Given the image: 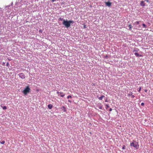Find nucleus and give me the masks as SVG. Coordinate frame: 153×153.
<instances>
[{
	"label": "nucleus",
	"mask_w": 153,
	"mask_h": 153,
	"mask_svg": "<svg viewBox=\"0 0 153 153\" xmlns=\"http://www.w3.org/2000/svg\"><path fill=\"white\" fill-rule=\"evenodd\" d=\"M74 22L72 20H63L62 24L64 25L66 27L68 28L70 26L71 23H74Z\"/></svg>",
	"instance_id": "obj_1"
},
{
	"label": "nucleus",
	"mask_w": 153,
	"mask_h": 153,
	"mask_svg": "<svg viewBox=\"0 0 153 153\" xmlns=\"http://www.w3.org/2000/svg\"><path fill=\"white\" fill-rule=\"evenodd\" d=\"M30 91V88L29 86H27L23 90L22 92L26 95L29 93Z\"/></svg>",
	"instance_id": "obj_2"
},
{
	"label": "nucleus",
	"mask_w": 153,
	"mask_h": 153,
	"mask_svg": "<svg viewBox=\"0 0 153 153\" xmlns=\"http://www.w3.org/2000/svg\"><path fill=\"white\" fill-rule=\"evenodd\" d=\"M130 146L134 147L137 149H138L139 148V145L138 144V143L134 141L131 143Z\"/></svg>",
	"instance_id": "obj_3"
},
{
	"label": "nucleus",
	"mask_w": 153,
	"mask_h": 153,
	"mask_svg": "<svg viewBox=\"0 0 153 153\" xmlns=\"http://www.w3.org/2000/svg\"><path fill=\"white\" fill-rule=\"evenodd\" d=\"M19 76L22 79H25V76L23 73H21L19 74Z\"/></svg>",
	"instance_id": "obj_4"
},
{
	"label": "nucleus",
	"mask_w": 153,
	"mask_h": 153,
	"mask_svg": "<svg viewBox=\"0 0 153 153\" xmlns=\"http://www.w3.org/2000/svg\"><path fill=\"white\" fill-rule=\"evenodd\" d=\"M144 1H141L140 2V5L143 7L145 6V3H144Z\"/></svg>",
	"instance_id": "obj_5"
},
{
	"label": "nucleus",
	"mask_w": 153,
	"mask_h": 153,
	"mask_svg": "<svg viewBox=\"0 0 153 153\" xmlns=\"http://www.w3.org/2000/svg\"><path fill=\"white\" fill-rule=\"evenodd\" d=\"M134 54L137 57H142V56L141 55H140L137 52L134 53Z\"/></svg>",
	"instance_id": "obj_6"
},
{
	"label": "nucleus",
	"mask_w": 153,
	"mask_h": 153,
	"mask_svg": "<svg viewBox=\"0 0 153 153\" xmlns=\"http://www.w3.org/2000/svg\"><path fill=\"white\" fill-rule=\"evenodd\" d=\"M105 4L109 7H110L111 5V3L110 2H105Z\"/></svg>",
	"instance_id": "obj_7"
},
{
	"label": "nucleus",
	"mask_w": 153,
	"mask_h": 153,
	"mask_svg": "<svg viewBox=\"0 0 153 153\" xmlns=\"http://www.w3.org/2000/svg\"><path fill=\"white\" fill-rule=\"evenodd\" d=\"M48 108L49 109H51L53 107V105L51 104H49L48 105Z\"/></svg>",
	"instance_id": "obj_8"
},
{
	"label": "nucleus",
	"mask_w": 153,
	"mask_h": 153,
	"mask_svg": "<svg viewBox=\"0 0 153 153\" xmlns=\"http://www.w3.org/2000/svg\"><path fill=\"white\" fill-rule=\"evenodd\" d=\"M105 97V96L104 95H102L100 97H99L98 99L100 100H102V98Z\"/></svg>",
	"instance_id": "obj_9"
},
{
	"label": "nucleus",
	"mask_w": 153,
	"mask_h": 153,
	"mask_svg": "<svg viewBox=\"0 0 153 153\" xmlns=\"http://www.w3.org/2000/svg\"><path fill=\"white\" fill-rule=\"evenodd\" d=\"M133 94V93L132 92H129L128 94V96H131Z\"/></svg>",
	"instance_id": "obj_10"
},
{
	"label": "nucleus",
	"mask_w": 153,
	"mask_h": 153,
	"mask_svg": "<svg viewBox=\"0 0 153 153\" xmlns=\"http://www.w3.org/2000/svg\"><path fill=\"white\" fill-rule=\"evenodd\" d=\"M128 27H129V30H131L132 28V26L131 25H129L128 26Z\"/></svg>",
	"instance_id": "obj_11"
},
{
	"label": "nucleus",
	"mask_w": 153,
	"mask_h": 153,
	"mask_svg": "<svg viewBox=\"0 0 153 153\" xmlns=\"http://www.w3.org/2000/svg\"><path fill=\"white\" fill-rule=\"evenodd\" d=\"M139 49H137L136 50H134L133 51V52L134 53V52H137L139 51Z\"/></svg>",
	"instance_id": "obj_12"
},
{
	"label": "nucleus",
	"mask_w": 153,
	"mask_h": 153,
	"mask_svg": "<svg viewBox=\"0 0 153 153\" xmlns=\"http://www.w3.org/2000/svg\"><path fill=\"white\" fill-rule=\"evenodd\" d=\"M140 21H137V22H136L135 23L137 25H138L139 24V23H140Z\"/></svg>",
	"instance_id": "obj_13"
},
{
	"label": "nucleus",
	"mask_w": 153,
	"mask_h": 153,
	"mask_svg": "<svg viewBox=\"0 0 153 153\" xmlns=\"http://www.w3.org/2000/svg\"><path fill=\"white\" fill-rule=\"evenodd\" d=\"M0 143L1 144H4L5 143V141H3L1 142L0 141Z\"/></svg>",
	"instance_id": "obj_14"
},
{
	"label": "nucleus",
	"mask_w": 153,
	"mask_h": 153,
	"mask_svg": "<svg viewBox=\"0 0 153 153\" xmlns=\"http://www.w3.org/2000/svg\"><path fill=\"white\" fill-rule=\"evenodd\" d=\"M141 87H140L139 88V90H138V92H140L141 90Z\"/></svg>",
	"instance_id": "obj_15"
},
{
	"label": "nucleus",
	"mask_w": 153,
	"mask_h": 153,
	"mask_svg": "<svg viewBox=\"0 0 153 153\" xmlns=\"http://www.w3.org/2000/svg\"><path fill=\"white\" fill-rule=\"evenodd\" d=\"M72 98V97H71V95H69V96H68L67 97V98L68 99H69V98Z\"/></svg>",
	"instance_id": "obj_16"
},
{
	"label": "nucleus",
	"mask_w": 153,
	"mask_h": 153,
	"mask_svg": "<svg viewBox=\"0 0 153 153\" xmlns=\"http://www.w3.org/2000/svg\"><path fill=\"white\" fill-rule=\"evenodd\" d=\"M3 109L4 110H5L7 109V107L6 106H4L3 107Z\"/></svg>",
	"instance_id": "obj_17"
},
{
	"label": "nucleus",
	"mask_w": 153,
	"mask_h": 153,
	"mask_svg": "<svg viewBox=\"0 0 153 153\" xmlns=\"http://www.w3.org/2000/svg\"><path fill=\"white\" fill-rule=\"evenodd\" d=\"M142 25L144 27H146V25L145 24H143Z\"/></svg>",
	"instance_id": "obj_18"
},
{
	"label": "nucleus",
	"mask_w": 153,
	"mask_h": 153,
	"mask_svg": "<svg viewBox=\"0 0 153 153\" xmlns=\"http://www.w3.org/2000/svg\"><path fill=\"white\" fill-rule=\"evenodd\" d=\"M6 65L7 66L9 65V63L8 62L7 63Z\"/></svg>",
	"instance_id": "obj_19"
},
{
	"label": "nucleus",
	"mask_w": 153,
	"mask_h": 153,
	"mask_svg": "<svg viewBox=\"0 0 153 153\" xmlns=\"http://www.w3.org/2000/svg\"><path fill=\"white\" fill-rule=\"evenodd\" d=\"M141 105L142 106H143L144 105V102H142L141 103Z\"/></svg>",
	"instance_id": "obj_20"
},
{
	"label": "nucleus",
	"mask_w": 153,
	"mask_h": 153,
	"mask_svg": "<svg viewBox=\"0 0 153 153\" xmlns=\"http://www.w3.org/2000/svg\"><path fill=\"white\" fill-rule=\"evenodd\" d=\"M39 32L40 33H42V30H40L39 31Z\"/></svg>",
	"instance_id": "obj_21"
},
{
	"label": "nucleus",
	"mask_w": 153,
	"mask_h": 153,
	"mask_svg": "<svg viewBox=\"0 0 153 153\" xmlns=\"http://www.w3.org/2000/svg\"><path fill=\"white\" fill-rule=\"evenodd\" d=\"M131 97L132 98H134L135 97V96L134 95H133L132 94L131 95Z\"/></svg>",
	"instance_id": "obj_22"
},
{
	"label": "nucleus",
	"mask_w": 153,
	"mask_h": 153,
	"mask_svg": "<svg viewBox=\"0 0 153 153\" xmlns=\"http://www.w3.org/2000/svg\"><path fill=\"white\" fill-rule=\"evenodd\" d=\"M65 95L64 94H62V95H61L60 96L61 97H64Z\"/></svg>",
	"instance_id": "obj_23"
},
{
	"label": "nucleus",
	"mask_w": 153,
	"mask_h": 153,
	"mask_svg": "<svg viewBox=\"0 0 153 153\" xmlns=\"http://www.w3.org/2000/svg\"><path fill=\"white\" fill-rule=\"evenodd\" d=\"M106 106L107 107V108H109V105H107V104H106Z\"/></svg>",
	"instance_id": "obj_24"
},
{
	"label": "nucleus",
	"mask_w": 153,
	"mask_h": 153,
	"mask_svg": "<svg viewBox=\"0 0 153 153\" xmlns=\"http://www.w3.org/2000/svg\"><path fill=\"white\" fill-rule=\"evenodd\" d=\"M144 1H146L147 2H149V0H145Z\"/></svg>",
	"instance_id": "obj_25"
},
{
	"label": "nucleus",
	"mask_w": 153,
	"mask_h": 153,
	"mask_svg": "<svg viewBox=\"0 0 153 153\" xmlns=\"http://www.w3.org/2000/svg\"><path fill=\"white\" fill-rule=\"evenodd\" d=\"M52 2H54V1H55V0H51Z\"/></svg>",
	"instance_id": "obj_26"
},
{
	"label": "nucleus",
	"mask_w": 153,
	"mask_h": 153,
	"mask_svg": "<svg viewBox=\"0 0 153 153\" xmlns=\"http://www.w3.org/2000/svg\"><path fill=\"white\" fill-rule=\"evenodd\" d=\"M144 91H145V92H147V90H146V89H145V90H144Z\"/></svg>",
	"instance_id": "obj_27"
},
{
	"label": "nucleus",
	"mask_w": 153,
	"mask_h": 153,
	"mask_svg": "<svg viewBox=\"0 0 153 153\" xmlns=\"http://www.w3.org/2000/svg\"><path fill=\"white\" fill-rule=\"evenodd\" d=\"M59 94H63V92H59Z\"/></svg>",
	"instance_id": "obj_28"
},
{
	"label": "nucleus",
	"mask_w": 153,
	"mask_h": 153,
	"mask_svg": "<svg viewBox=\"0 0 153 153\" xmlns=\"http://www.w3.org/2000/svg\"><path fill=\"white\" fill-rule=\"evenodd\" d=\"M112 111V109L111 108H110L109 109V111Z\"/></svg>",
	"instance_id": "obj_29"
},
{
	"label": "nucleus",
	"mask_w": 153,
	"mask_h": 153,
	"mask_svg": "<svg viewBox=\"0 0 153 153\" xmlns=\"http://www.w3.org/2000/svg\"><path fill=\"white\" fill-rule=\"evenodd\" d=\"M123 149H124V146H123L122 147Z\"/></svg>",
	"instance_id": "obj_30"
},
{
	"label": "nucleus",
	"mask_w": 153,
	"mask_h": 153,
	"mask_svg": "<svg viewBox=\"0 0 153 153\" xmlns=\"http://www.w3.org/2000/svg\"><path fill=\"white\" fill-rule=\"evenodd\" d=\"M68 102H71V101L70 100H68Z\"/></svg>",
	"instance_id": "obj_31"
},
{
	"label": "nucleus",
	"mask_w": 153,
	"mask_h": 153,
	"mask_svg": "<svg viewBox=\"0 0 153 153\" xmlns=\"http://www.w3.org/2000/svg\"><path fill=\"white\" fill-rule=\"evenodd\" d=\"M62 108H64V109H65V107L64 106H63V107H62Z\"/></svg>",
	"instance_id": "obj_32"
},
{
	"label": "nucleus",
	"mask_w": 153,
	"mask_h": 153,
	"mask_svg": "<svg viewBox=\"0 0 153 153\" xmlns=\"http://www.w3.org/2000/svg\"><path fill=\"white\" fill-rule=\"evenodd\" d=\"M105 102H108V101H107V99H106V100H105Z\"/></svg>",
	"instance_id": "obj_33"
},
{
	"label": "nucleus",
	"mask_w": 153,
	"mask_h": 153,
	"mask_svg": "<svg viewBox=\"0 0 153 153\" xmlns=\"http://www.w3.org/2000/svg\"><path fill=\"white\" fill-rule=\"evenodd\" d=\"M86 27V26L85 25V26H84V28H85Z\"/></svg>",
	"instance_id": "obj_34"
},
{
	"label": "nucleus",
	"mask_w": 153,
	"mask_h": 153,
	"mask_svg": "<svg viewBox=\"0 0 153 153\" xmlns=\"http://www.w3.org/2000/svg\"><path fill=\"white\" fill-rule=\"evenodd\" d=\"M57 94H59V92H57Z\"/></svg>",
	"instance_id": "obj_35"
},
{
	"label": "nucleus",
	"mask_w": 153,
	"mask_h": 153,
	"mask_svg": "<svg viewBox=\"0 0 153 153\" xmlns=\"http://www.w3.org/2000/svg\"><path fill=\"white\" fill-rule=\"evenodd\" d=\"M59 19L60 20H62V19H61V18H59Z\"/></svg>",
	"instance_id": "obj_36"
},
{
	"label": "nucleus",
	"mask_w": 153,
	"mask_h": 153,
	"mask_svg": "<svg viewBox=\"0 0 153 153\" xmlns=\"http://www.w3.org/2000/svg\"><path fill=\"white\" fill-rule=\"evenodd\" d=\"M152 81H153V79L152 80Z\"/></svg>",
	"instance_id": "obj_37"
}]
</instances>
